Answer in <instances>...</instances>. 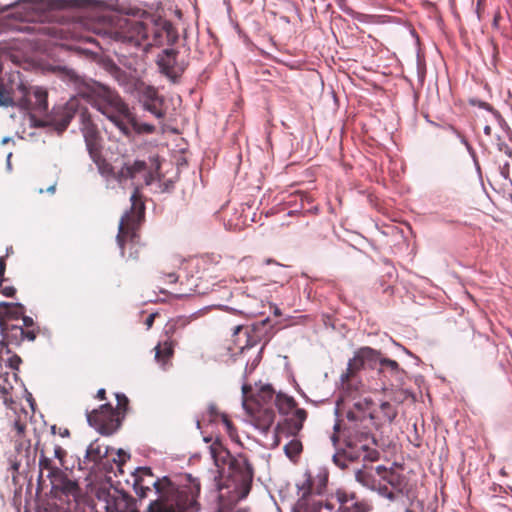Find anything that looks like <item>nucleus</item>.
Listing matches in <instances>:
<instances>
[{
	"mask_svg": "<svg viewBox=\"0 0 512 512\" xmlns=\"http://www.w3.org/2000/svg\"><path fill=\"white\" fill-rule=\"evenodd\" d=\"M204 440L211 442L209 452L220 473V503L223 508H231L249 494L254 477L253 467L245 454L232 456L218 438L212 441L205 437Z\"/></svg>",
	"mask_w": 512,
	"mask_h": 512,
	"instance_id": "1",
	"label": "nucleus"
},
{
	"mask_svg": "<svg viewBox=\"0 0 512 512\" xmlns=\"http://www.w3.org/2000/svg\"><path fill=\"white\" fill-rule=\"evenodd\" d=\"M131 208L120 219L117 243L122 257L137 261L142 247L139 229L145 215V205L139 188L136 187L130 197Z\"/></svg>",
	"mask_w": 512,
	"mask_h": 512,
	"instance_id": "2",
	"label": "nucleus"
},
{
	"mask_svg": "<svg viewBox=\"0 0 512 512\" xmlns=\"http://www.w3.org/2000/svg\"><path fill=\"white\" fill-rule=\"evenodd\" d=\"M187 484L175 487L171 482L161 498L151 502L147 512H195L198 509L197 497L200 494L198 479L187 476Z\"/></svg>",
	"mask_w": 512,
	"mask_h": 512,
	"instance_id": "3",
	"label": "nucleus"
},
{
	"mask_svg": "<svg viewBox=\"0 0 512 512\" xmlns=\"http://www.w3.org/2000/svg\"><path fill=\"white\" fill-rule=\"evenodd\" d=\"M92 94L94 107L113 122L124 135L129 136L130 131L125 117L130 110L120 95L115 90L101 84L93 88Z\"/></svg>",
	"mask_w": 512,
	"mask_h": 512,
	"instance_id": "4",
	"label": "nucleus"
},
{
	"mask_svg": "<svg viewBox=\"0 0 512 512\" xmlns=\"http://www.w3.org/2000/svg\"><path fill=\"white\" fill-rule=\"evenodd\" d=\"M346 448L333 456V462L345 469L348 462L363 460L374 462L379 459V452L372 446L376 444L375 438L372 433L361 432L358 434H347L345 437Z\"/></svg>",
	"mask_w": 512,
	"mask_h": 512,
	"instance_id": "5",
	"label": "nucleus"
},
{
	"mask_svg": "<svg viewBox=\"0 0 512 512\" xmlns=\"http://www.w3.org/2000/svg\"><path fill=\"white\" fill-rule=\"evenodd\" d=\"M347 394L345 405L347 407L346 418L349 422L347 434L370 432V414L372 413V400L368 397H355L353 392Z\"/></svg>",
	"mask_w": 512,
	"mask_h": 512,
	"instance_id": "6",
	"label": "nucleus"
},
{
	"mask_svg": "<svg viewBox=\"0 0 512 512\" xmlns=\"http://www.w3.org/2000/svg\"><path fill=\"white\" fill-rule=\"evenodd\" d=\"M380 351L371 347L359 348L348 362L346 371L341 375V386L344 392H359L362 384L358 380V372L367 364L374 367L379 359Z\"/></svg>",
	"mask_w": 512,
	"mask_h": 512,
	"instance_id": "7",
	"label": "nucleus"
},
{
	"mask_svg": "<svg viewBox=\"0 0 512 512\" xmlns=\"http://www.w3.org/2000/svg\"><path fill=\"white\" fill-rule=\"evenodd\" d=\"M82 134L85 140L88 153L96 164L98 171L103 176H112L113 167L102 156V137L97 128V125L90 119L86 113H82Z\"/></svg>",
	"mask_w": 512,
	"mask_h": 512,
	"instance_id": "8",
	"label": "nucleus"
},
{
	"mask_svg": "<svg viewBox=\"0 0 512 512\" xmlns=\"http://www.w3.org/2000/svg\"><path fill=\"white\" fill-rule=\"evenodd\" d=\"M149 30L146 24L129 18H120L111 31L114 40L129 44L134 47L144 46L149 40Z\"/></svg>",
	"mask_w": 512,
	"mask_h": 512,
	"instance_id": "9",
	"label": "nucleus"
},
{
	"mask_svg": "<svg viewBox=\"0 0 512 512\" xmlns=\"http://www.w3.org/2000/svg\"><path fill=\"white\" fill-rule=\"evenodd\" d=\"M86 416L89 425L106 436L116 432L122 423L121 416L114 412L113 406L109 403L103 404L91 412H87Z\"/></svg>",
	"mask_w": 512,
	"mask_h": 512,
	"instance_id": "10",
	"label": "nucleus"
},
{
	"mask_svg": "<svg viewBox=\"0 0 512 512\" xmlns=\"http://www.w3.org/2000/svg\"><path fill=\"white\" fill-rule=\"evenodd\" d=\"M22 97L17 101V107L27 111L32 118L46 114L48 110V93L42 87L27 89L23 84L19 85Z\"/></svg>",
	"mask_w": 512,
	"mask_h": 512,
	"instance_id": "11",
	"label": "nucleus"
},
{
	"mask_svg": "<svg viewBox=\"0 0 512 512\" xmlns=\"http://www.w3.org/2000/svg\"><path fill=\"white\" fill-rule=\"evenodd\" d=\"M83 112H86L92 120L91 114L82 104V100L78 97H72L65 105L54 108L49 122L55 127L58 133H62L67 129L76 114H79L80 123L82 124ZM80 129L82 130V127Z\"/></svg>",
	"mask_w": 512,
	"mask_h": 512,
	"instance_id": "12",
	"label": "nucleus"
},
{
	"mask_svg": "<svg viewBox=\"0 0 512 512\" xmlns=\"http://www.w3.org/2000/svg\"><path fill=\"white\" fill-rule=\"evenodd\" d=\"M135 493L140 498H145L147 492L153 487L161 498L167 488H171V481L167 477L162 479L155 478L152 470L149 467H139L134 473V484Z\"/></svg>",
	"mask_w": 512,
	"mask_h": 512,
	"instance_id": "13",
	"label": "nucleus"
},
{
	"mask_svg": "<svg viewBox=\"0 0 512 512\" xmlns=\"http://www.w3.org/2000/svg\"><path fill=\"white\" fill-rule=\"evenodd\" d=\"M251 390L250 385L242 386L243 407L250 416L251 423L262 433H267L274 423L275 412L272 407H258L247 401V393Z\"/></svg>",
	"mask_w": 512,
	"mask_h": 512,
	"instance_id": "14",
	"label": "nucleus"
},
{
	"mask_svg": "<svg viewBox=\"0 0 512 512\" xmlns=\"http://www.w3.org/2000/svg\"><path fill=\"white\" fill-rule=\"evenodd\" d=\"M179 51L176 49H164L157 56V66L161 74L171 82L177 83L186 70L188 63L178 60Z\"/></svg>",
	"mask_w": 512,
	"mask_h": 512,
	"instance_id": "15",
	"label": "nucleus"
},
{
	"mask_svg": "<svg viewBox=\"0 0 512 512\" xmlns=\"http://www.w3.org/2000/svg\"><path fill=\"white\" fill-rule=\"evenodd\" d=\"M105 512H138L136 500L129 494L113 489L99 496Z\"/></svg>",
	"mask_w": 512,
	"mask_h": 512,
	"instance_id": "16",
	"label": "nucleus"
},
{
	"mask_svg": "<svg viewBox=\"0 0 512 512\" xmlns=\"http://www.w3.org/2000/svg\"><path fill=\"white\" fill-rule=\"evenodd\" d=\"M151 41L148 40L146 47L173 45L178 40V31L174 25L165 19H157L152 28Z\"/></svg>",
	"mask_w": 512,
	"mask_h": 512,
	"instance_id": "17",
	"label": "nucleus"
},
{
	"mask_svg": "<svg viewBox=\"0 0 512 512\" xmlns=\"http://www.w3.org/2000/svg\"><path fill=\"white\" fill-rule=\"evenodd\" d=\"M176 329V323H169L164 331L165 338L161 340L154 348L155 360L164 368L170 364L174 356V349L177 341L173 338V336L176 332Z\"/></svg>",
	"mask_w": 512,
	"mask_h": 512,
	"instance_id": "18",
	"label": "nucleus"
},
{
	"mask_svg": "<svg viewBox=\"0 0 512 512\" xmlns=\"http://www.w3.org/2000/svg\"><path fill=\"white\" fill-rule=\"evenodd\" d=\"M286 416L275 427L276 437H297L307 419V411L305 409H296L293 413Z\"/></svg>",
	"mask_w": 512,
	"mask_h": 512,
	"instance_id": "19",
	"label": "nucleus"
},
{
	"mask_svg": "<svg viewBox=\"0 0 512 512\" xmlns=\"http://www.w3.org/2000/svg\"><path fill=\"white\" fill-rule=\"evenodd\" d=\"M51 483L56 496L60 499L66 498L68 503H78L81 498V488L76 480H72L62 473L52 479Z\"/></svg>",
	"mask_w": 512,
	"mask_h": 512,
	"instance_id": "20",
	"label": "nucleus"
},
{
	"mask_svg": "<svg viewBox=\"0 0 512 512\" xmlns=\"http://www.w3.org/2000/svg\"><path fill=\"white\" fill-rule=\"evenodd\" d=\"M379 363L378 373L382 378L390 382V386H403L406 379V372L400 367L397 361L382 358L381 354L377 361Z\"/></svg>",
	"mask_w": 512,
	"mask_h": 512,
	"instance_id": "21",
	"label": "nucleus"
},
{
	"mask_svg": "<svg viewBox=\"0 0 512 512\" xmlns=\"http://www.w3.org/2000/svg\"><path fill=\"white\" fill-rule=\"evenodd\" d=\"M335 504L332 501H323L322 498L304 493L294 507V512H332Z\"/></svg>",
	"mask_w": 512,
	"mask_h": 512,
	"instance_id": "22",
	"label": "nucleus"
},
{
	"mask_svg": "<svg viewBox=\"0 0 512 512\" xmlns=\"http://www.w3.org/2000/svg\"><path fill=\"white\" fill-rule=\"evenodd\" d=\"M397 409L388 401L382 402L377 409H372L370 414V428L374 427L379 429L380 427L391 424L397 417Z\"/></svg>",
	"mask_w": 512,
	"mask_h": 512,
	"instance_id": "23",
	"label": "nucleus"
},
{
	"mask_svg": "<svg viewBox=\"0 0 512 512\" xmlns=\"http://www.w3.org/2000/svg\"><path fill=\"white\" fill-rule=\"evenodd\" d=\"M376 473L383 482H386L397 495H402L407 489L406 477L393 469H387L384 466L376 467Z\"/></svg>",
	"mask_w": 512,
	"mask_h": 512,
	"instance_id": "24",
	"label": "nucleus"
},
{
	"mask_svg": "<svg viewBox=\"0 0 512 512\" xmlns=\"http://www.w3.org/2000/svg\"><path fill=\"white\" fill-rule=\"evenodd\" d=\"M252 389L247 393V401L258 407H271L277 394L270 384L262 385L256 394H251Z\"/></svg>",
	"mask_w": 512,
	"mask_h": 512,
	"instance_id": "25",
	"label": "nucleus"
},
{
	"mask_svg": "<svg viewBox=\"0 0 512 512\" xmlns=\"http://www.w3.org/2000/svg\"><path fill=\"white\" fill-rule=\"evenodd\" d=\"M338 512H370L372 505L366 501H354V496L348 498L345 494H338Z\"/></svg>",
	"mask_w": 512,
	"mask_h": 512,
	"instance_id": "26",
	"label": "nucleus"
},
{
	"mask_svg": "<svg viewBox=\"0 0 512 512\" xmlns=\"http://www.w3.org/2000/svg\"><path fill=\"white\" fill-rule=\"evenodd\" d=\"M147 170V164L144 161L136 160L133 163H125L117 172H113V177L120 183L128 179H134L137 174Z\"/></svg>",
	"mask_w": 512,
	"mask_h": 512,
	"instance_id": "27",
	"label": "nucleus"
},
{
	"mask_svg": "<svg viewBox=\"0 0 512 512\" xmlns=\"http://www.w3.org/2000/svg\"><path fill=\"white\" fill-rule=\"evenodd\" d=\"M25 314V307L20 303H0V327L8 325V320H18Z\"/></svg>",
	"mask_w": 512,
	"mask_h": 512,
	"instance_id": "28",
	"label": "nucleus"
},
{
	"mask_svg": "<svg viewBox=\"0 0 512 512\" xmlns=\"http://www.w3.org/2000/svg\"><path fill=\"white\" fill-rule=\"evenodd\" d=\"M93 0H43L44 7L50 10L81 9L91 7Z\"/></svg>",
	"mask_w": 512,
	"mask_h": 512,
	"instance_id": "29",
	"label": "nucleus"
},
{
	"mask_svg": "<svg viewBox=\"0 0 512 512\" xmlns=\"http://www.w3.org/2000/svg\"><path fill=\"white\" fill-rule=\"evenodd\" d=\"M375 475H377L376 468L374 469L372 466H363L355 471L356 481L370 490L376 488V483L379 480Z\"/></svg>",
	"mask_w": 512,
	"mask_h": 512,
	"instance_id": "30",
	"label": "nucleus"
},
{
	"mask_svg": "<svg viewBox=\"0 0 512 512\" xmlns=\"http://www.w3.org/2000/svg\"><path fill=\"white\" fill-rule=\"evenodd\" d=\"M1 330L5 333V335H1L0 340L3 339L7 347V342L19 345L22 341H24V328L22 326L6 325L1 327Z\"/></svg>",
	"mask_w": 512,
	"mask_h": 512,
	"instance_id": "31",
	"label": "nucleus"
},
{
	"mask_svg": "<svg viewBox=\"0 0 512 512\" xmlns=\"http://www.w3.org/2000/svg\"><path fill=\"white\" fill-rule=\"evenodd\" d=\"M275 406L282 415H289L293 413L297 407L295 399L286 394L278 393L274 400Z\"/></svg>",
	"mask_w": 512,
	"mask_h": 512,
	"instance_id": "32",
	"label": "nucleus"
},
{
	"mask_svg": "<svg viewBox=\"0 0 512 512\" xmlns=\"http://www.w3.org/2000/svg\"><path fill=\"white\" fill-rule=\"evenodd\" d=\"M108 454V448L99 444V442L93 441L87 448L85 454V462H92L94 464L99 463Z\"/></svg>",
	"mask_w": 512,
	"mask_h": 512,
	"instance_id": "33",
	"label": "nucleus"
},
{
	"mask_svg": "<svg viewBox=\"0 0 512 512\" xmlns=\"http://www.w3.org/2000/svg\"><path fill=\"white\" fill-rule=\"evenodd\" d=\"M140 101L142 104L153 101H160L162 97L159 95L158 90L151 85L144 82H139L136 86Z\"/></svg>",
	"mask_w": 512,
	"mask_h": 512,
	"instance_id": "34",
	"label": "nucleus"
},
{
	"mask_svg": "<svg viewBox=\"0 0 512 512\" xmlns=\"http://www.w3.org/2000/svg\"><path fill=\"white\" fill-rule=\"evenodd\" d=\"M39 468H40V477L42 476L43 470L48 472L47 477L54 479L61 475L63 472L61 469L53 464L51 458L47 457L42 449L39 454Z\"/></svg>",
	"mask_w": 512,
	"mask_h": 512,
	"instance_id": "35",
	"label": "nucleus"
},
{
	"mask_svg": "<svg viewBox=\"0 0 512 512\" xmlns=\"http://www.w3.org/2000/svg\"><path fill=\"white\" fill-rule=\"evenodd\" d=\"M383 390L385 392L390 391L391 400L394 402L401 404L408 399L415 400V396L412 392H410L408 389L403 388L402 386H391V388L383 387Z\"/></svg>",
	"mask_w": 512,
	"mask_h": 512,
	"instance_id": "36",
	"label": "nucleus"
},
{
	"mask_svg": "<svg viewBox=\"0 0 512 512\" xmlns=\"http://www.w3.org/2000/svg\"><path fill=\"white\" fill-rule=\"evenodd\" d=\"M125 122L128 125V128H133V130L138 134H151L155 132V126L148 123H140L136 119V117L131 113V111L128 112V115L125 117Z\"/></svg>",
	"mask_w": 512,
	"mask_h": 512,
	"instance_id": "37",
	"label": "nucleus"
},
{
	"mask_svg": "<svg viewBox=\"0 0 512 512\" xmlns=\"http://www.w3.org/2000/svg\"><path fill=\"white\" fill-rule=\"evenodd\" d=\"M302 450V442L297 439V437H293V439L284 446L285 454L291 460H295L301 454Z\"/></svg>",
	"mask_w": 512,
	"mask_h": 512,
	"instance_id": "38",
	"label": "nucleus"
},
{
	"mask_svg": "<svg viewBox=\"0 0 512 512\" xmlns=\"http://www.w3.org/2000/svg\"><path fill=\"white\" fill-rule=\"evenodd\" d=\"M373 491H377L379 495L389 499L390 501H395L399 497L386 482L381 480V478L377 481L376 488Z\"/></svg>",
	"mask_w": 512,
	"mask_h": 512,
	"instance_id": "39",
	"label": "nucleus"
},
{
	"mask_svg": "<svg viewBox=\"0 0 512 512\" xmlns=\"http://www.w3.org/2000/svg\"><path fill=\"white\" fill-rule=\"evenodd\" d=\"M117 406L114 408V412L121 416L123 420L128 410L129 400L124 394H116Z\"/></svg>",
	"mask_w": 512,
	"mask_h": 512,
	"instance_id": "40",
	"label": "nucleus"
},
{
	"mask_svg": "<svg viewBox=\"0 0 512 512\" xmlns=\"http://www.w3.org/2000/svg\"><path fill=\"white\" fill-rule=\"evenodd\" d=\"M163 104V99H160V101H153V102H147L143 104V107L145 110L152 113L157 118H163L165 113L162 110L161 106Z\"/></svg>",
	"mask_w": 512,
	"mask_h": 512,
	"instance_id": "41",
	"label": "nucleus"
},
{
	"mask_svg": "<svg viewBox=\"0 0 512 512\" xmlns=\"http://www.w3.org/2000/svg\"><path fill=\"white\" fill-rule=\"evenodd\" d=\"M163 104V99H160V101H153V102H147L143 104V107L145 110L152 113L157 118H163L165 113L162 110L161 106Z\"/></svg>",
	"mask_w": 512,
	"mask_h": 512,
	"instance_id": "42",
	"label": "nucleus"
},
{
	"mask_svg": "<svg viewBox=\"0 0 512 512\" xmlns=\"http://www.w3.org/2000/svg\"><path fill=\"white\" fill-rule=\"evenodd\" d=\"M0 105L4 107L17 106L12 94L3 85H0Z\"/></svg>",
	"mask_w": 512,
	"mask_h": 512,
	"instance_id": "43",
	"label": "nucleus"
},
{
	"mask_svg": "<svg viewBox=\"0 0 512 512\" xmlns=\"http://www.w3.org/2000/svg\"><path fill=\"white\" fill-rule=\"evenodd\" d=\"M221 418H222V422L225 425L226 431H227L228 435L230 436V438L236 439L237 438V429L233 425L232 421L228 418V416L226 414H222Z\"/></svg>",
	"mask_w": 512,
	"mask_h": 512,
	"instance_id": "44",
	"label": "nucleus"
},
{
	"mask_svg": "<svg viewBox=\"0 0 512 512\" xmlns=\"http://www.w3.org/2000/svg\"><path fill=\"white\" fill-rule=\"evenodd\" d=\"M66 451L59 445H56L54 448V457L57 458L60 462V465L63 466L64 459L66 457Z\"/></svg>",
	"mask_w": 512,
	"mask_h": 512,
	"instance_id": "45",
	"label": "nucleus"
},
{
	"mask_svg": "<svg viewBox=\"0 0 512 512\" xmlns=\"http://www.w3.org/2000/svg\"><path fill=\"white\" fill-rule=\"evenodd\" d=\"M8 364H9V367L12 368V369H15L17 370L19 365L21 364V358L18 356V355H12L10 356L8 359Z\"/></svg>",
	"mask_w": 512,
	"mask_h": 512,
	"instance_id": "46",
	"label": "nucleus"
},
{
	"mask_svg": "<svg viewBox=\"0 0 512 512\" xmlns=\"http://www.w3.org/2000/svg\"><path fill=\"white\" fill-rule=\"evenodd\" d=\"M38 330L35 329H25L24 328V340L34 341L36 339Z\"/></svg>",
	"mask_w": 512,
	"mask_h": 512,
	"instance_id": "47",
	"label": "nucleus"
},
{
	"mask_svg": "<svg viewBox=\"0 0 512 512\" xmlns=\"http://www.w3.org/2000/svg\"><path fill=\"white\" fill-rule=\"evenodd\" d=\"M51 431L54 435L58 434L61 437H68L70 435V431L67 428H58L54 425L51 428Z\"/></svg>",
	"mask_w": 512,
	"mask_h": 512,
	"instance_id": "48",
	"label": "nucleus"
},
{
	"mask_svg": "<svg viewBox=\"0 0 512 512\" xmlns=\"http://www.w3.org/2000/svg\"><path fill=\"white\" fill-rule=\"evenodd\" d=\"M197 293V294H204L205 291H203L198 284H194L193 287L189 288L188 291L181 292V295L188 296L191 293Z\"/></svg>",
	"mask_w": 512,
	"mask_h": 512,
	"instance_id": "49",
	"label": "nucleus"
},
{
	"mask_svg": "<svg viewBox=\"0 0 512 512\" xmlns=\"http://www.w3.org/2000/svg\"><path fill=\"white\" fill-rule=\"evenodd\" d=\"M6 269V260L4 256L0 257V280L4 282L6 279L4 278V273Z\"/></svg>",
	"mask_w": 512,
	"mask_h": 512,
	"instance_id": "50",
	"label": "nucleus"
},
{
	"mask_svg": "<svg viewBox=\"0 0 512 512\" xmlns=\"http://www.w3.org/2000/svg\"><path fill=\"white\" fill-rule=\"evenodd\" d=\"M20 318H22V321H23V325H22L23 328L25 327V328L28 329V328L34 326V321H33V319L31 317L25 316L23 314V316H21Z\"/></svg>",
	"mask_w": 512,
	"mask_h": 512,
	"instance_id": "51",
	"label": "nucleus"
},
{
	"mask_svg": "<svg viewBox=\"0 0 512 512\" xmlns=\"http://www.w3.org/2000/svg\"><path fill=\"white\" fill-rule=\"evenodd\" d=\"M156 316H157L156 313H151L150 315H148V317L146 318V320L144 322L147 329H150L153 326Z\"/></svg>",
	"mask_w": 512,
	"mask_h": 512,
	"instance_id": "52",
	"label": "nucleus"
},
{
	"mask_svg": "<svg viewBox=\"0 0 512 512\" xmlns=\"http://www.w3.org/2000/svg\"><path fill=\"white\" fill-rule=\"evenodd\" d=\"M14 428H15L17 434L20 436L24 433V431L26 429V425L21 423L20 421H16L14 423Z\"/></svg>",
	"mask_w": 512,
	"mask_h": 512,
	"instance_id": "53",
	"label": "nucleus"
},
{
	"mask_svg": "<svg viewBox=\"0 0 512 512\" xmlns=\"http://www.w3.org/2000/svg\"><path fill=\"white\" fill-rule=\"evenodd\" d=\"M118 457H119L118 464L122 465L127 461V459L129 458V455L126 452H124L122 449H119Z\"/></svg>",
	"mask_w": 512,
	"mask_h": 512,
	"instance_id": "54",
	"label": "nucleus"
},
{
	"mask_svg": "<svg viewBox=\"0 0 512 512\" xmlns=\"http://www.w3.org/2000/svg\"><path fill=\"white\" fill-rule=\"evenodd\" d=\"M501 20V13L499 10H497L494 14V17H493V22H492V26L494 28H498L499 27V22Z\"/></svg>",
	"mask_w": 512,
	"mask_h": 512,
	"instance_id": "55",
	"label": "nucleus"
},
{
	"mask_svg": "<svg viewBox=\"0 0 512 512\" xmlns=\"http://www.w3.org/2000/svg\"><path fill=\"white\" fill-rule=\"evenodd\" d=\"M208 259H210V256H209V255H206V256H204V257H202V258H201V260H202L203 262H206V260H208ZM211 259H212L215 263H218V262L220 261V259H221V256H220V255H214V254H212V255H211Z\"/></svg>",
	"mask_w": 512,
	"mask_h": 512,
	"instance_id": "56",
	"label": "nucleus"
},
{
	"mask_svg": "<svg viewBox=\"0 0 512 512\" xmlns=\"http://www.w3.org/2000/svg\"><path fill=\"white\" fill-rule=\"evenodd\" d=\"M501 174H502L505 178H508V176H509V163H505V164L501 167Z\"/></svg>",
	"mask_w": 512,
	"mask_h": 512,
	"instance_id": "57",
	"label": "nucleus"
},
{
	"mask_svg": "<svg viewBox=\"0 0 512 512\" xmlns=\"http://www.w3.org/2000/svg\"><path fill=\"white\" fill-rule=\"evenodd\" d=\"M96 398H98L99 400H105L106 399V391L105 389H99L97 391V394H96Z\"/></svg>",
	"mask_w": 512,
	"mask_h": 512,
	"instance_id": "58",
	"label": "nucleus"
},
{
	"mask_svg": "<svg viewBox=\"0 0 512 512\" xmlns=\"http://www.w3.org/2000/svg\"><path fill=\"white\" fill-rule=\"evenodd\" d=\"M166 276L169 283H175L178 279L175 273H167Z\"/></svg>",
	"mask_w": 512,
	"mask_h": 512,
	"instance_id": "59",
	"label": "nucleus"
},
{
	"mask_svg": "<svg viewBox=\"0 0 512 512\" xmlns=\"http://www.w3.org/2000/svg\"><path fill=\"white\" fill-rule=\"evenodd\" d=\"M242 330V326L238 325L234 328V334H238Z\"/></svg>",
	"mask_w": 512,
	"mask_h": 512,
	"instance_id": "60",
	"label": "nucleus"
},
{
	"mask_svg": "<svg viewBox=\"0 0 512 512\" xmlns=\"http://www.w3.org/2000/svg\"><path fill=\"white\" fill-rule=\"evenodd\" d=\"M331 440H332V442H333L334 444H336V443H337V441H338V436L334 433V434L331 436Z\"/></svg>",
	"mask_w": 512,
	"mask_h": 512,
	"instance_id": "61",
	"label": "nucleus"
},
{
	"mask_svg": "<svg viewBox=\"0 0 512 512\" xmlns=\"http://www.w3.org/2000/svg\"><path fill=\"white\" fill-rule=\"evenodd\" d=\"M485 133L487 135H490V132H491V128L489 126H486L485 129H484Z\"/></svg>",
	"mask_w": 512,
	"mask_h": 512,
	"instance_id": "62",
	"label": "nucleus"
},
{
	"mask_svg": "<svg viewBox=\"0 0 512 512\" xmlns=\"http://www.w3.org/2000/svg\"><path fill=\"white\" fill-rule=\"evenodd\" d=\"M54 190H55V187H54V186H51V187L48 189V191H50V192H54Z\"/></svg>",
	"mask_w": 512,
	"mask_h": 512,
	"instance_id": "63",
	"label": "nucleus"
},
{
	"mask_svg": "<svg viewBox=\"0 0 512 512\" xmlns=\"http://www.w3.org/2000/svg\"><path fill=\"white\" fill-rule=\"evenodd\" d=\"M405 512H413V511H412V510H410V509H407Z\"/></svg>",
	"mask_w": 512,
	"mask_h": 512,
	"instance_id": "64",
	"label": "nucleus"
}]
</instances>
